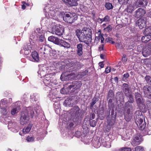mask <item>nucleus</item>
Returning a JSON list of instances; mask_svg holds the SVG:
<instances>
[{
	"instance_id": "1",
	"label": "nucleus",
	"mask_w": 151,
	"mask_h": 151,
	"mask_svg": "<svg viewBox=\"0 0 151 151\" xmlns=\"http://www.w3.org/2000/svg\"><path fill=\"white\" fill-rule=\"evenodd\" d=\"M76 34L80 42L87 45L91 43L92 31L89 28L84 27L82 30L77 29L76 31Z\"/></svg>"
},
{
	"instance_id": "2",
	"label": "nucleus",
	"mask_w": 151,
	"mask_h": 151,
	"mask_svg": "<svg viewBox=\"0 0 151 151\" xmlns=\"http://www.w3.org/2000/svg\"><path fill=\"white\" fill-rule=\"evenodd\" d=\"M53 9L52 7H50L49 5L45 6L44 9V11L48 14L50 18L49 19H48L47 17L43 19L42 21L46 20L47 19L49 21H51L52 19L58 20L59 19V18L62 17V15L59 14L60 12H57V11L56 10V12H55V10H53Z\"/></svg>"
},
{
	"instance_id": "3",
	"label": "nucleus",
	"mask_w": 151,
	"mask_h": 151,
	"mask_svg": "<svg viewBox=\"0 0 151 151\" xmlns=\"http://www.w3.org/2000/svg\"><path fill=\"white\" fill-rule=\"evenodd\" d=\"M52 25H54L52 28L53 34L61 36L63 35L64 31V28L61 25H58L57 24H55V22L52 23Z\"/></svg>"
},
{
	"instance_id": "4",
	"label": "nucleus",
	"mask_w": 151,
	"mask_h": 151,
	"mask_svg": "<svg viewBox=\"0 0 151 151\" xmlns=\"http://www.w3.org/2000/svg\"><path fill=\"white\" fill-rule=\"evenodd\" d=\"M142 116L140 115H138V117L137 116L135 118V122L137 126L141 130L143 131L145 127V121H143Z\"/></svg>"
},
{
	"instance_id": "5",
	"label": "nucleus",
	"mask_w": 151,
	"mask_h": 151,
	"mask_svg": "<svg viewBox=\"0 0 151 151\" xmlns=\"http://www.w3.org/2000/svg\"><path fill=\"white\" fill-rule=\"evenodd\" d=\"M63 20L66 22L69 23H72L77 19L76 15L75 14H66L64 16L62 17Z\"/></svg>"
},
{
	"instance_id": "6",
	"label": "nucleus",
	"mask_w": 151,
	"mask_h": 151,
	"mask_svg": "<svg viewBox=\"0 0 151 151\" xmlns=\"http://www.w3.org/2000/svg\"><path fill=\"white\" fill-rule=\"evenodd\" d=\"M95 36L94 42H92L91 41V43H91L94 45H96L99 42L100 39H101V43H103L104 40V38L103 37V35L101 34V32L100 30H99L98 32L96 33Z\"/></svg>"
},
{
	"instance_id": "7",
	"label": "nucleus",
	"mask_w": 151,
	"mask_h": 151,
	"mask_svg": "<svg viewBox=\"0 0 151 151\" xmlns=\"http://www.w3.org/2000/svg\"><path fill=\"white\" fill-rule=\"evenodd\" d=\"M151 27H149L146 28L145 31V33L147 35L142 37L141 40L144 43H147L148 41L151 40Z\"/></svg>"
},
{
	"instance_id": "8",
	"label": "nucleus",
	"mask_w": 151,
	"mask_h": 151,
	"mask_svg": "<svg viewBox=\"0 0 151 151\" xmlns=\"http://www.w3.org/2000/svg\"><path fill=\"white\" fill-rule=\"evenodd\" d=\"M52 75L50 74H47L45 75L43 79V81L45 86H50L52 85V83L51 81L52 80Z\"/></svg>"
},
{
	"instance_id": "9",
	"label": "nucleus",
	"mask_w": 151,
	"mask_h": 151,
	"mask_svg": "<svg viewBox=\"0 0 151 151\" xmlns=\"http://www.w3.org/2000/svg\"><path fill=\"white\" fill-rule=\"evenodd\" d=\"M81 85L80 81H75L72 83L71 85L69 86V88L71 90V91L74 92L75 91L80 88Z\"/></svg>"
},
{
	"instance_id": "10",
	"label": "nucleus",
	"mask_w": 151,
	"mask_h": 151,
	"mask_svg": "<svg viewBox=\"0 0 151 151\" xmlns=\"http://www.w3.org/2000/svg\"><path fill=\"white\" fill-rule=\"evenodd\" d=\"M75 77L73 73L68 74L67 72L63 73L61 75L60 79L62 81H66L70 78L72 79Z\"/></svg>"
},
{
	"instance_id": "11",
	"label": "nucleus",
	"mask_w": 151,
	"mask_h": 151,
	"mask_svg": "<svg viewBox=\"0 0 151 151\" xmlns=\"http://www.w3.org/2000/svg\"><path fill=\"white\" fill-rule=\"evenodd\" d=\"M31 44L32 43H29L25 45L23 47V49L21 50L20 51V53L24 54L26 55L29 54L31 52V50L32 47Z\"/></svg>"
},
{
	"instance_id": "12",
	"label": "nucleus",
	"mask_w": 151,
	"mask_h": 151,
	"mask_svg": "<svg viewBox=\"0 0 151 151\" xmlns=\"http://www.w3.org/2000/svg\"><path fill=\"white\" fill-rule=\"evenodd\" d=\"M29 119L28 114L26 112L22 113L20 118V123L21 124L24 125L27 123Z\"/></svg>"
},
{
	"instance_id": "13",
	"label": "nucleus",
	"mask_w": 151,
	"mask_h": 151,
	"mask_svg": "<svg viewBox=\"0 0 151 151\" xmlns=\"http://www.w3.org/2000/svg\"><path fill=\"white\" fill-rule=\"evenodd\" d=\"M135 96L137 103L139 106H144V107L145 104L140 94L138 93H136Z\"/></svg>"
},
{
	"instance_id": "14",
	"label": "nucleus",
	"mask_w": 151,
	"mask_h": 151,
	"mask_svg": "<svg viewBox=\"0 0 151 151\" xmlns=\"http://www.w3.org/2000/svg\"><path fill=\"white\" fill-rule=\"evenodd\" d=\"M143 92L145 96L149 98H151V87L146 85L143 88Z\"/></svg>"
},
{
	"instance_id": "15",
	"label": "nucleus",
	"mask_w": 151,
	"mask_h": 151,
	"mask_svg": "<svg viewBox=\"0 0 151 151\" xmlns=\"http://www.w3.org/2000/svg\"><path fill=\"white\" fill-rule=\"evenodd\" d=\"M146 21L145 18H140L138 20V25L140 29H142L146 27Z\"/></svg>"
},
{
	"instance_id": "16",
	"label": "nucleus",
	"mask_w": 151,
	"mask_h": 151,
	"mask_svg": "<svg viewBox=\"0 0 151 151\" xmlns=\"http://www.w3.org/2000/svg\"><path fill=\"white\" fill-rule=\"evenodd\" d=\"M136 8L142 6H145L147 5V0H137L135 2H134Z\"/></svg>"
},
{
	"instance_id": "17",
	"label": "nucleus",
	"mask_w": 151,
	"mask_h": 151,
	"mask_svg": "<svg viewBox=\"0 0 151 151\" xmlns=\"http://www.w3.org/2000/svg\"><path fill=\"white\" fill-rule=\"evenodd\" d=\"M145 13V11L141 8L138 9L135 12V14L134 15L135 17L137 18H139L141 17Z\"/></svg>"
},
{
	"instance_id": "18",
	"label": "nucleus",
	"mask_w": 151,
	"mask_h": 151,
	"mask_svg": "<svg viewBox=\"0 0 151 151\" xmlns=\"http://www.w3.org/2000/svg\"><path fill=\"white\" fill-rule=\"evenodd\" d=\"M127 93V94H125V95L127 98H128L129 99V100H128V101L126 103L125 105H126V106L128 107V106L129 105V106L131 107L132 106L130 105H129V103L131 104L132 103L134 102V98L133 96L132 95L131 92Z\"/></svg>"
},
{
	"instance_id": "19",
	"label": "nucleus",
	"mask_w": 151,
	"mask_h": 151,
	"mask_svg": "<svg viewBox=\"0 0 151 151\" xmlns=\"http://www.w3.org/2000/svg\"><path fill=\"white\" fill-rule=\"evenodd\" d=\"M58 45H60L61 47H63L65 48H69L70 47V45L68 43L62 39H60Z\"/></svg>"
},
{
	"instance_id": "20",
	"label": "nucleus",
	"mask_w": 151,
	"mask_h": 151,
	"mask_svg": "<svg viewBox=\"0 0 151 151\" xmlns=\"http://www.w3.org/2000/svg\"><path fill=\"white\" fill-rule=\"evenodd\" d=\"M151 52V48H149V46L147 45L143 50L142 52V55L146 57L150 55Z\"/></svg>"
},
{
	"instance_id": "21",
	"label": "nucleus",
	"mask_w": 151,
	"mask_h": 151,
	"mask_svg": "<svg viewBox=\"0 0 151 151\" xmlns=\"http://www.w3.org/2000/svg\"><path fill=\"white\" fill-rule=\"evenodd\" d=\"M141 137L137 136L133 139L132 142V144L133 146H136L139 145L142 142Z\"/></svg>"
},
{
	"instance_id": "22",
	"label": "nucleus",
	"mask_w": 151,
	"mask_h": 151,
	"mask_svg": "<svg viewBox=\"0 0 151 151\" xmlns=\"http://www.w3.org/2000/svg\"><path fill=\"white\" fill-rule=\"evenodd\" d=\"M77 54L79 56L82 55L83 53L82 44L81 43L78 44L77 45Z\"/></svg>"
},
{
	"instance_id": "23",
	"label": "nucleus",
	"mask_w": 151,
	"mask_h": 151,
	"mask_svg": "<svg viewBox=\"0 0 151 151\" xmlns=\"http://www.w3.org/2000/svg\"><path fill=\"white\" fill-rule=\"evenodd\" d=\"M46 70L45 67L43 66L40 68L38 72V76L41 78H43L46 75L45 71Z\"/></svg>"
},
{
	"instance_id": "24",
	"label": "nucleus",
	"mask_w": 151,
	"mask_h": 151,
	"mask_svg": "<svg viewBox=\"0 0 151 151\" xmlns=\"http://www.w3.org/2000/svg\"><path fill=\"white\" fill-rule=\"evenodd\" d=\"M60 40V39L58 38L53 36H50L48 38V40L49 41L53 42L57 45L59 43Z\"/></svg>"
},
{
	"instance_id": "25",
	"label": "nucleus",
	"mask_w": 151,
	"mask_h": 151,
	"mask_svg": "<svg viewBox=\"0 0 151 151\" xmlns=\"http://www.w3.org/2000/svg\"><path fill=\"white\" fill-rule=\"evenodd\" d=\"M6 107H5L3 108H1V113L3 115V116L1 117V121L3 122H5V121H3V119L6 116V117L8 116L7 115V110L6 109Z\"/></svg>"
},
{
	"instance_id": "26",
	"label": "nucleus",
	"mask_w": 151,
	"mask_h": 151,
	"mask_svg": "<svg viewBox=\"0 0 151 151\" xmlns=\"http://www.w3.org/2000/svg\"><path fill=\"white\" fill-rule=\"evenodd\" d=\"M135 9L136 7L134 4L133 2H132L127 7V12L129 13H131Z\"/></svg>"
},
{
	"instance_id": "27",
	"label": "nucleus",
	"mask_w": 151,
	"mask_h": 151,
	"mask_svg": "<svg viewBox=\"0 0 151 151\" xmlns=\"http://www.w3.org/2000/svg\"><path fill=\"white\" fill-rule=\"evenodd\" d=\"M71 90L69 88V86L67 88H65V86H64V87L61 90L60 93L63 94H69L73 92L71 91Z\"/></svg>"
},
{
	"instance_id": "28",
	"label": "nucleus",
	"mask_w": 151,
	"mask_h": 151,
	"mask_svg": "<svg viewBox=\"0 0 151 151\" xmlns=\"http://www.w3.org/2000/svg\"><path fill=\"white\" fill-rule=\"evenodd\" d=\"M32 56L33 58V61L34 62H37L39 60V57L38 53L36 52H32Z\"/></svg>"
},
{
	"instance_id": "29",
	"label": "nucleus",
	"mask_w": 151,
	"mask_h": 151,
	"mask_svg": "<svg viewBox=\"0 0 151 151\" xmlns=\"http://www.w3.org/2000/svg\"><path fill=\"white\" fill-rule=\"evenodd\" d=\"M30 39L31 40V41H30V43H32V42L33 43H35V42L37 40V37L36 35V33L34 32L31 34L30 35Z\"/></svg>"
},
{
	"instance_id": "30",
	"label": "nucleus",
	"mask_w": 151,
	"mask_h": 151,
	"mask_svg": "<svg viewBox=\"0 0 151 151\" xmlns=\"http://www.w3.org/2000/svg\"><path fill=\"white\" fill-rule=\"evenodd\" d=\"M143 131L145 134L151 135V126L148 125Z\"/></svg>"
},
{
	"instance_id": "31",
	"label": "nucleus",
	"mask_w": 151,
	"mask_h": 151,
	"mask_svg": "<svg viewBox=\"0 0 151 151\" xmlns=\"http://www.w3.org/2000/svg\"><path fill=\"white\" fill-rule=\"evenodd\" d=\"M7 102L6 99H3L1 100L0 101V107L1 108L6 107V105L7 104Z\"/></svg>"
},
{
	"instance_id": "32",
	"label": "nucleus",
	"mask_w": 151,
	"mask_h": 151,
	"mask_svg": "<svg viewBox=\"0 0 151 151\" xmlns=\"http://www.w3.org/2000/svg\"><path fill=\"white\" fill-rule=\"evenodd\" d=\"M123 91L125 94H127L128 93L130 92L129 91V88H128V85L126 83H124L123 85Z\"/></svg>"
},
{
	"instance_id": "33",
	"label": "nucleus",
	"mask_w": 151,
	"mask_h": 151,
	"mask_svg": "<svg viewBox=\"0 0 151 151\" xmlns=\"http://www.w3.org/2000/svg\"><path fill=\"white\" fill-rule=\"evenodd\" d=\"M20 110L19 106H17L13 108L11 111V114L14 115L18 113Z\"/></svg>"
},
{
	"instance_id": "34",
	"label": "nucleus",
	"mask_w": 151,
	"mask_h": 151,
	"mask_svg": "<svg viewBox=\"0 0 151 151\" xmlns=\"http://www.w3.org/2000/svg\"><path fill=\"white\" fill-rule=\"evenodd\" d=\"M132 114H125V119L127 122L129 121L132 118Z\"/></svg>"
},
{
	"instance_id": "35",
	"label": "nucleus",
	"mask_w": 151,
	"mask_h": 151,
	"mask_svg": "<svg viewBox=\"0 0 151 151\" xmlns=\"http://www.w3.org/2000/svg\"><path fill=\"white\" fill-rule=\"evenodd\" d=\"M31 128V125H29L26 128L23 129V132L24 134H27L29 132Z\"/></svg>"
},
{
	"instance_id": "36",
	"label": "nucleus",
	"mask_w": 151,
	"mask_h": 151,
	"mask_svg": "<svg viewBox=\"0 0 151 151\" xmlns=\"http://www.w3.org/2000/svg\"><path fill=\"white\" fill-rule=\"evenodd\" d=\"M8 128L9 129H11L14 127L16 126V124L14 123H12L11 121H8Z\"/></svg>"
},
{
	"instance_id": "37",
	"label": "nucleus",
	"mask_w": 151,
	"mask_h": 151,
	"mask_svg": "<svg viewBox=\"0 0 151 151\" xmlns=\"http://www.w3.org/2000/svg\"><path fill=\"white\" fill-rule=\"evenodd\" d=\"M34 139V137L33 136L31 135L28 136L26 138V140L28 142L33 141Z\"/></svg>"
},
{
	"instance_id": "38",
	"label": "nucleus",
	"mask_w": 151,
	"mask_h": 151,
	"mask_svg": "<svg viewBox=\"0 0 151 151\" xmlns=\"http://www.w3.org/2000/svg\"><path fill=\"white\" fill-rule=\"evenodd\" d=\"M102 145L103 146L107 148H110L111 146L110 143L109 142H102Z\"/></svg>"
},
{
	"instance_id": "39",
	"label": "nucleus",
	"mask_w": 151,
	"mask_h": 151,
	"mask_svg": "<svg viewBox=\"0 0 151 151\" xmlns=\"http://www.w3.org/2000/svg\"><path fill=\"white\" fill-rule=\"evenodd\" d=\"M93 145L95 147L98 148L101 145V143L98 140H96L94 142Z\"/></svg>"
},
{
	"instance_id": "40",
	"label": "nucleus",
	"mask_w": 151,
	"mask_h": 151,
	"mask_svg": "<svg viewBox=\"0 0 151 151\" xmlns=\"http://www.w3.org/2000/svg\"><path fill=\"white\" fill-rule=\"evenodd\" d=\"M105 7L108 10H110L113 8L112 4L109 2H106V3Z\"/></svg>"
},
{
	"instance_id": "41",
	"label": "nucleus",
	"mask_w": 151,
	"mask_h": 151,
	"mask_svg": "<svg viewBox=\"0 0 151 151\" xmlns=\"http://www.w3.org/2000/svg\"><path fill=\"white\" fill-rule=\"evenodd\" d=\"M72 100L70 99H67L64 101V104L66 106H70L71 104Z\"/></svg>"
},
{
	"instance_id": "42",
	"label": "nucleus",
	"mask_w": 151,
	"mask_h": 151,
	"mask_svg": "<svg viewBox=\"0 0 151 151\" xmlns=\"http://www.w3.org/2000/svg\"><path fill=\"white\" fill-rule=\"evenodd\" d=\"M145 80L147 83L151 85V77L149 76H146L145 77Z\"/></svg>"
},
{
	"instance_id": "43",
	"label": "nucleus",
	"mask_w": 151,
	"mask_h": 151,
	"mask_svg": "<svg viewBox=\"0 0 151 151\" xmlns=\"http://www.w3.org/2000/svg\"><path fill=\"white\" fill-rule=\"evenodd\" d=\"M135 151H144L143 147L141 146H138L135 148Z\"/></svg>"
},
{
	"instance_id": "44",
	"label": "nucleus",
	"mask_w": 151,
	"mask_h": 151,
	"mask_svg": "<svg viewBox=\"0 0 151 151\" xmlns=\"http://www.w3.org/2000/svg\"><path fill=\"white\" fill-rule=\"evenodd\" d=\"M55 90H52L51 91H50V98H51V99H52V100L55 99L56 98V96H55V95H53V94H52V93L53 92H54L55 91Z\"/></svg>"
},
{
	"instance_id": "45",
	"label": "nucleus",
	"mask_w": 151,
	"mask_h": 151,
	"mask_svg": "<svg viewBox=\"0 0 151 151\" xmlns=\"http://www.w3.org/2000/svg\"><path fill=\"white\" fill-rule=\"evenodd\" d=\"M118 1L120 4H127L129 0H118Z\"/></svg>"
},
{
	"instance_id": "46",
	"label": "nucleus",
	"mask_w": 151,
	"mask_h": 151,
	"mask_svg": "<svg viewBox=\"0 0 151 151\" xmlns=\"http://www.w3.org/2000/svg\"><path fill=\"white\" fill-rule=\"evenodd\" d=\"M46 48L45 46H43L42 47H40V49L39 50H40L41 52H43L44 54H45V51Z\"/></svg>"
},
{
	"instance_id": "47",
	"label": "nucleus",
	"mask_w": 151,
	"mask_h": 151,
	"mask_svg": "<svg viewBox=\"0 0 151 151\" xmlns=\"http://www.w3.org/2000/svg\"><path fill=\"white\" fill-rule=\"evenodd\" d=\"M114 96V93L113 91L111 90H110L108 93V99H109L110 97H112Z\"/></svg>"
},
{
	"instance_id": "48",
	"label": "nucleus",
	"mask_w": 151,
	"mask_h": 151,
	"mask_svg": "<svg viewBox=\"0 0 151 151\" xmlns=\"http://www.w3.org/2000/svg\"><path fill=\"white\" fill-rule=\"evenodd\" d=\"M124 114H132L130 113V110L129 108H128V107L127 108H125L124 110Z\"/></svg>"
},
{
	"instance_id": "49",
	"label": "nucleus",
	"mask_w": 151,
	"mask_h": 151,
	"mask_svg": "<svg viewBox=\"0 0 151 151\" xmlns=\"http://www.w3.org/2000/svg\"><path fill=\"white\" fill-rule=\"evenodd\" d=\"M146 105L148 110L151 109V102L148 101L146 102Z\"/></svg>"
},
{
	"instance_id": "50",
	"label": "nucleus",
	"mask_w": 151,
	"mask_h": 151,
	"mask_svg": "<svg viewBox=\"0 0 151 151\" xmlns=\"http://www.w3.org/2000/svg\"><path fill=\"white\" fill-rule=\"evenodd\" d=\"M97 101L98 100L97 99H96V98H93L92 99V102L91 103V106H93Z\"/></svg>"
},
{
	"instance_id": "51",
	"label": "nucleus",
	"mask_w": 151,
	"mask_h": 151,
	"mask_svg": "<svg viewBox=\"0 0 151 151\" xmlns=\"http://www.w3.org/2000/svg\"><path fill=\"white\" fill-rule=\"evenodd\" d=\"M92 121L90 120V125L92 127H94L96 125V122L94 120H91Z\"/></svg>"
},
{
	"instance_id": "52",
	"label": "nucleus",
	"mask_w": 151,
	"mask_h": 151,
	"mask_svg": "<svg viewBox=\"0 0 151 151\" xmlns=\"http://www.w3.org/2000/svg\"><path fill=\"white\" fill-rule=\"evenodd\" d=\"M103 19L104 22L109 21L110 20L109 17L108 16H106Z\"/></svg>"
},
{
	"instance_id": "53",
	"label": "nucleus",
	"mask_w": 151,
	"mask_h": 151,
	"mask_svg": "<svg viewBox=\"0 0 151 151\" xmlns=\"http://www.w3.org/2000/svg\"><path fill=\"white\" fill-rule=\"evenodd\" d=\"M122 151H131V149L129 147H124L121 148Z\"/></svg>"
},
{
	"instance_id": "54",
	"label": "nucleus",
	"mask_w": 151,
	"mask_h": 151,
	"mask_svg": "<svg viewBox=\"0 0 151 151\" xmlns=\"http://www.w3.org/2000/svg\"><path fill=\"white\" fill-rule=\"evenodd\" d=\"M44 40V37L43 35H40L39 37V40L40 42H43Z\"/></svg>"
},
{
	"instance_id": "55",
	"label": "nucleus",
	"mask_w": 151,
	"mask_h": 151,
	"mask_svg": "<svg viewBox=\"0 0 151 151\" xmlns=\"http://www.w3.org/2000/svg\"><path fill=\"white\" fill-rule=\"evenodd\" d=\"M10 130L14 132H18V130L17 129V127H16V126L10 129Z\"/></svg>"
},
{
	"instance_id": "56",
	"label": "nucleus",
	"mask_w": 151,
	"mask_h": 151,
	"mask_svg": "<svg viewBox=\"0 0 151 151\" xmlns=\"http://www.w3.org/2000/svg\"><path fill=\"white\" fill-rule=\"evenodd\" d=\"M111 70V68L110 67H107L105 70V72L106 73H109Z\"/></svg>"
},
{
	"instance_id": "57",
	"label": "nucleus",
	"mask_w": 151,
	"mask_h": 151,
	"mask_svg": "<svg viewBox=\"0 0 151 151\" xmlns=\"http://www.w3.org/2000/svg\"><path fill=\"white\" fill-rule=\"evenodd\" d=\"M127 60V58L126 57L125 55H123L122 59V61L123 62H126Z\"/></svg>"
},
{
	"instance_id": "58",
	"label": "nucleus",
	"mask_w": 151,
	"mask_h": 151,
	"mask_svg": "<svg viewBox=\"0 0 151 151\" xmlns=\"http://www.w3.org/2000/svg\"><path fill=\"white\" fill-rule=\"evenodd\" d=\"M112 117H113L114 119H113V122L111 123H110L109 122V121H108V123H109V124L110 125H113L114 124V120L115 119V117H116V115H115L114 116H113Z\"/></svg>"
},
{
	"instance_id": "59",
	"label": "nucleus",
	"mask_w": 151,
	"mask_h": 151,
	"mask_svg": "<svg viewBox=\"0 0 151 151\" xmlns=\"http://www.w3.org/2000/svg\"><path fill=\"white\" fill-rule=\"evenodd\" d=\"M104 45H100L99 48V50L100 51H101L103 50L104 49Z\"/></svg>"
},
{
	"instance_id": "60",
	"label": "nucleus",
	"mask_w": 151,
	"mask_h": 151,
	"mask_svg": "<svg viewBox=\"0 0 151 151\" xmlns=\"http://www.w3.org/2000/svg\"><path fill=\"white\" fill-rule=\"evenodd\" d=\"M116 47L119 49L121 48V44L119 43H116Z\"/></svg>"
},
{
	"instance_id": "61",
	"label": "nucleus",
	"mask_w": 151,
	"mask_h": 151,
	"mask_svg": "<svg viewBox=\"0 0 151 151\" xmlns=\"http://www.w3.org/2000/svg\"><path fill=\"white\" fill-rule=\"evenodd\" d=\"M30 98L31 99L32 101L34 100L36 101L35 96L34 95V94H32L30 96Z\"/></svg>"
},
{
	"instance_id": "62",
	"label": "nucleus",
	"mask_w": 151,
	"mask_h": 151,
	"mask_svg": "<svg viewBox=\"0 0 151 151\" xmlns=\"http://www.w3.org/2000/svg\"><path fill=\"white\" fill-rule=\"evenodd\" d=\"M91 141V139H89L88 141H87V138H86V139H84L83 142L86 144H88Z\"/></svg>"
},
{
	"instance_id": "63",
	"label": "nucleus",
	"mask_w": 151,
	"mask_h": 151,
	"mask_svg": "<svg viewBox=\"0 0 151 151\" xmlns=\"http://www.w3.org/2000/svg\"><path fill=\"white\" fill-rule=\"evenodd\" d=\"M30 114L31 117V118L33 117L34 116V111L31 110V111H30Z\"/></svg>"
},
{
	"instance_id": "64",
	"label": "nucleus",
	"mask_w": 151,
	"mask_h": 151,
	"mask_svg": "<svg viewBox=\"0 0 151 151\" xmlns=\"http://www.w3.org/2000/svg\"><path fill=\"white\" fill-rule=\"evenodd\" d=\"M129 136H127L126 137H122V139L126 141L129 138Z\"/></svg>"
}]
</instances>
